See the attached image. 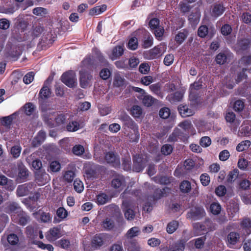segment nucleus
<instances>
[{
  "mask_svg": "<svg viewBox=\"0 0 251 251\" xmlns=\"http://www.w3.org/2000/svg\"><path fill=\"white\" fill-rule=\"evenodd\" d=\"M72 152L74 154L80 156L84 153V148L83 146L81 145H76L73 147Z\"/></svg>",
  "mask_w": 251,
  "mask_h": 251,
  "instance_id": "obj_57",
  "label": "nucleus"
},
{
  "mask_svg": "<svg viewBox=\"0 0 251 251\" xmlns=\"http://www.w3.org/2000/svg\"><path fill=\"white\" fill-rule=\"evenodd\" d=\"M46 137V133L43 130H40L37 135L32 140L31 145L33 147L40 146L45 141Z\"/></svg>",
  "mask_w": 251,
  "mask_h": 251,
  "instance_id": "obj_20",
  "label": "nucleus"
},
{
  "mask_svg": "<svg viewBox=\"0 0 251 251\" xmlns=\"http://www.w3.org/2000/svg\"><path fill=\"white\" fill-rule=\"evenodd\" d=\"M61 80L64 84L70 88H73L76 84L75 73L72 70L64 73L61 75Z\"/></svg>",
  "mask_w": 251,
  "mask_h": 251,
  "instance_id": "obj_8",
  "label": "nucleus"
},
{
  "mask_svg": "<svg viewBox=\"0 0 251 251\" xmlns=\"http://www.w3.org/2000/svg\"><path fill=\"white\" fill-rule=\"evenodd\" d=\"M182 31L178 32L175 37V41L179 45L181 44L188 36V31L186 29H183Z\"/></svg>",
  "mask_w": 251,
  "mask_h": 251,
  "instance_id": "obj_33",
  "label": "nucleus"
},
{
  "mask_svg": "<svg viewBox=\"0 0 251 251\" xmlns=\"http://www.w3.org/2000/svg\"><path fill=\"white\" fill-rule=\"evenodd\" d=\"M200 13L199 12H192L188 16V20L191 24H196L199 22Z\"/></svg>",
  "mask_w": 251,
  "mask_h": 251,
  "instance_id": "obj_47",
  "label": "nucleus"
},
{
  "mask_svg": "<svg viewBox=\"0 0 251 251\" xmlns=\"http://www.w3.org/2000/svg\"><path fill=\"white\" fill-rule=\"evenodd\" d=\"M164 52V48L160 45L156 46L148 50L145 51L143 53V56L146 59L153 60L159 58Z\"/></svg>",
  "mask_w": 251,
  "mask_h": 251,
  "instance_id": "obj_5",
  "label": "nucleus"
},
{
  "mask_svg": "<svg viewBox=\"0 0 251 251\" xmlns=\"http://www.w3.org/2000/svg\"><path fill=\"white\" fill-rule=\"evenodd\" d=\"M178 126L182 128L185 132L189 133V131L192 127V125L190 121L186 120L180 123Z\"/></svg>",
  "mask_w": 251,
  "mask_h": 251,
  "instance_id": "obj_55",
  "label": "nucleus"
},
{
  "mask_svg": "<svg viewBox=\"0 0 251 251\" xmlns=\"http://www.w3.org/2000/svg\"><path fill=\"white\" fill-rule=\"evenodd\" d=\"M136 35L139 36L140 41H142V47L144 49L151 47L153 43V39L151 34L145 29L138 30L136 31Z\"/></svg>",
  "mask_w": 251,
  "mask_h": 251,
  "instance_id": "obj_4",
  "label": "nucleus"
},
{
  "mask_svg": "<svg viewBox=\"0 0 251 251\" xmlns=\"http://www.w3.org/2000/svg\"><path fill=\"white\" fill-rule=\"evenodd\" d=\"M245 107V101L241 100H238L235 101L233 105V109L235 111H242Z\"/></svg>",
  "mask_w": 251,
  "mask_h": 251,
  "instance_id": "obj_54",
  "label": "nucleus"
},
{
  "mask_svg": "<svg viewBox=\"0 0 251 251\" xmlns=\"http://www.w3.org/2000/svg\"><path fill=\"white\" fill-rule=\"evenodd\" d=\"M41 110L44 113L42 115L43 120L49 127L53 128L65 125L67 121L65 114L56 113L55 111H48L46 106H42Z\"/></svg>",
  "mask_w": 251,
  "mask_h": 251,
  "instance_id": "obj_1",
  "label": "nucleus"
},
{
  "mask_svg": "<svg viewBox=\"0 0 251 251\" xmlns=\"http://www.w3.org/2000/svg\"><path fill=\"white\" fill-rule=\"evenodd\" d=\"M101 225L105 229L109 230L114 227V223L110 219L106 218L101 222Z\"/></svg>",
  "mask_w": 251,
  "mask_h": 251,
  "instance_id": "obj_50",
  "label": "nucleus"
},
{
  "mask_svg": "<svg viewBox=\"0 0 251 251\" xmlns=\"http://www.w3.org/2000/svg\"><path fill=\"white\" fill-rule=\"evenodd\" d=\"M227 59V56L225 53L220 52L218 54L215 58V61L216 63L220 65H223L225 64Z\"/></svg>",
  "mask_w": 251,
  "mask_h": 251,
  "instance_id": "obj_56",
  "label": "nucleus"
},
{
  "mask_svg": "<svg viewBox=\"0 0 251 251\" xmlns=\"http://www.w3.org/2000/svg\"><path fill=\"white\" fill-rule=\"evenodd\" d=\"M211 144V140L208 136H203L201 138L200 141V144L204 148L209 147Z\"/></svg>",
  "mask_w": 251,
  "mask_h": 251,
  "instance_id": "obj_64",
  "label": "nucleus"
},
{
  "mask_svg": "<svg viewBox=\"0 0 251 251\" xmlns=\"http://www.w3.org/2000/svg\"><path fill=\"white\" fill-rule=\"evenodd\" d=\"M251 40L246 38L239 39L237 43V48L242 51L248 50L251 47Z\"/></svg>",
  "mask_w": 251,
  "mask_h": 251,
  "instance_id": "obj_27",
  "label": "nucleus"
},
{
  "mask_svg": "<svg viewBox=\"0 0 251 251\" xmlns=\"http://www.w3.org/2000/svg\"><path fill=\"white\" fill-rule=\"evenodd\" d=\"M180 133L179 129L176 128L172 133L169 136L168 138L169 142H175L178 141V134Z\"/></svg>",
  "mask_w": 251,
  "mask_h": 251,
  "instance_id": "obj_59",
  "label": "nucleus"
},
{
  "mask_svg": "<svg viewBox=\"0 0 251 251\" xmlns=\"http://www.w3.org/2000/svg\"><path fill=\"white\" fill-rule=\"evenodd\" d=\"M210 225H211L210 221H205L203 223H198L195 224L194 227L199 231L200 234H204V232H207L210 230Z\"/></svg>",
  "mask_w": 251,
  "mask_h": 251,
  "instance_id": "obj_22",
  "label": "nucleus"
},
{
  "mask_svg": "<svg viewBox=\"0 0 251 251\" xmlns=\"http://www.w3.org/2000/svg\"><path fill=\"white\" fill-rule=\"evenodd\" d=\"M36 186L34 182H28L19 185L16 190L17 197H21L28 195L34 191Z\"/></svg>",
  "mask_w": 251,
  "mask_h": 251,
  "instance_id": "obj_10",
  "label": "nucleus"
},
{
  "mask_svg": "<svg viewBox=\"0 0 251 251\" xmlns=\"http://www.w3.org/2000/svg\"><path fill=\"white\" fill-rule=\"evenodd\" d=\"M239 210V204L234 201L230 202L229 204L227 206V212L230 219L234 218L235 215L238 213Z\"/></svg>",
  "mask_w": 251,
  "mask_h": 251,
  "instance_id": "obj_18",
  "label": "nucleus"
},
{
  "mask_svg": "<svg viewBox=\"0 0 251 251\" xmlns=\"http://www.w3.org/2000/svg\"><path fill=\"white\" fill-rule=\"evenodd\" d=\"M95 60L92 56H87L81 62V69H84L90 72H93L94 68H96Z\"/></svg>",
  "mask_w": 251,
  "mask_h": 251,
  "instance_id": "obj_16",
  "label": "nucleus"
},
{
  "mask_svg": "<svg viewBox=\"0 0 251 251\" xmlns=\"http://www.w3.org/2000/svg\"><path fill=\"white\" fill-rule=\"evenodd\" d=\"M96 202L98 205H103L109 200V196L104 193L98 194L96 197Z\"/></svg>",
  "mask_w": 251,
  "mask_h": 251,
  "instance_id": "obj_36",
  "label": "nucleus"
},
{
  "mask_svg": "<svg viewBox=\"0 0 251 251\" xmlns=\"http://www.w3.org/2000/svg\"><path fill=\"white\" fill-rule=\"evenodd\" d=\"M138 39L136 37H133L129 39L127 44V47L128 49L134 50L138 48Z\"/></svg>",
  "mask_w": 251,
  "mask_h": 251,
  "instance_id": "obj_45",
  "label": "nucleus"
},
{
  "mask_svg": "<svg viewBox=\"0 0 251 251\" xmlns=\"http://www.w3.org/2000/svg\"><path fill=\"white\" fill-rule=\"evenodd\" d=\"M80 128L79 124L76 121L70 122L66 126V129L69 132H75Z\"/></svg>",
  "mask_w": 251,
  "mask_h": 251,
  "instance_id": "obj_41",
  "label": "nucleus"
},
{
  "mask_svg": "<svg viewBox=\"0 0 251 251\" xmlns=\"http://www.w3.org/2000/svg\"><path fill=\"white\" fill-rule=\"evenodd\" d=\"M127 193H128V190L126 189L121 195L122 199H124L122 202V207L125 210L130 208V207L132 204V201L130 200L126 199V195L127 194Z\"/></svg>",
  "mask_w": 251,
  "mask_h": 251,
  "instance_id": "obj_38",
  "label": "nucleus"
},
{
  "mask_svg": "<svg viewBox=\"0 0 251 251\" xmlns=\"http://www.w3.org/2000/svg\"><path fill=\"white\" fill-rule=\"evenodd\" d=\"M133 170L136 172H140L145 168L148 163L147 158H144L142 155L137 154L133 156Z\"/></svg>",
  "mask_w": 251,
  "mask_h": 251,
  "instance_id": "obj_9",
  "label": "nucleus"
},
{
  "mask_svg": "<svg viewBox=\"0 0 251 251\" xmlns=\"http://www.w3.org/2000/svg\"><path fill=\"white\" fill-rule=\"evenodd\" d=\"M178 222L176 221H172L167 225L166 231L169 234L174 233L178 228Z\"/></svg>",
  "mask_w": 251,
  "mask_h": 251,
  "instance_id": "obj_43",
  "label": "nucleus"
},
{
  "mask_svg": "<svg viewBox=\"0 0 251 251\" xmlns=\"http://www.w3.org/2000/svg\"><path fill=\"white\" fill-rule=\"evenodd\" d=\"M7 185V189L9 191H12L14 189V186L12 180L8 179L7 177L4 175H0V185Z\"/></svg>",
  "mask_w": 251,
  "mask_h": 251,
  "instance_id": "obj_29",
  "label": "nucleus"
},
{
  "mask_svg": "<svg viewBox=\"0 0 251 251\" xmlns=\"http://www.w3.org/2000/svg\"><path fill=\"white\" fill-rule=\"evenodd\" d=\"M140 229L138 226H134L130 228L126 234V236L128 239H132L138 236L140 233Z\"/></svg>",
  "mask_w": 251,
  "mask_h": 251,
  "instance_id": "obj_39",
  "label": "nucleus"
},
{
  "mask_svg": "<svg viewBox=\"0 0 251 251\" xmlns=\"http://www.w3.org/2000/svg\"><path fill=\"white\" fill-rule=\"evenodd\" d=\"M177 109L180 115L184 118L193 116L195 113L194 110L186 104H180Z\"/></svg>",
  "mask_w": 251,
  "mask_h": 251,
  "instance_id": "obj_19",
  "label": "nucleus"
},
{
  "mask_svg": "<svg viewBox=\"0 0 251 251\" xmlns=\"http://www.w3.org/2000/svg\"><path fill=\"white\" fill-rule=\"evenodd\" d=\"M179 189L183 193H188L191 190V184L188 180H183L179 185Z\"/></svg>",
  "mask_w": 251,
  "mask_h": 251,
  "instance_id": "obj_40",
  "label": "nucleus"
},
{
  "mask_svg": "<svg viewBox=\"0 0 251 251\" xmlns=\"http://www.w3.org/2000/svg\"><path fill=\"white\" fill-rule=\"evenodd\" d=\"M173 151V147L169 144H165L161 148V153L165 155L170 154Z\"/></svg>",
  "mask_w": 251,
  "mask_h": 251,
  "instance_id": "obj_62",
  "label": "nucleus"
},
{
  "mask_svg": "<svg viewBox=\"0 0 251 251\" xmlns=\"http://www.w3.org/2000/svg\"><path fill=\"white\" fill-rule=\"evenodd\" d=\"M111 187L117 191H122L126 186L125 177L123 175H116L111 181Z\"/></svg>",
  "mask_w": 251,
  "mask_h": 251,
  "instance_id": "obj_12",
  "label": "nucleus"
},
{
  "mask_svg": "<svg viewBox=\"0 0 251 251\" xmlns=\"http://www.w3.org/2000/svg\"><path fill=\"white\" fill-rule=\"evenodd\" d=\"M205 240V237L203 236L194 239L191 242H194V245L195 247L197 249H200L203 248Z\"/></svg>",
  "mask_w": 251,
  "mask_h": 251,
  "instance_id": "obj_53",
  "label": "nucleus"
},
{
  "mask_svg": "<svg viewBox=\"0 0 251 251\" xmlns=\"http://www.w3.org/2000/svg\"><path fill=\"white\" fill-rule=\"evenodd\" d=\"M215 33L214 27H208L206 25H201L198 29V35L202 38L207 37L209 39L212 38Z\"/></svg>",
  "mask_w": 251,
  "mask_h": 251,
  "instance_id": "obj_13",
  "label": "nucleus"
},
{
  "mask_svg": "<svg viewBox=\"0 0 251 251\" xmlns=\"http://www.w3.org/2000/svg\"><path fill=\"white\" fill-rule=\"evenodd\" d=\"M210 211L213 215H217L220 213L221 211V206L216 202H213L210 206Z\"/></svg>",
  "mask_w": 251,
  "mask_h": 251,
  "instance_id": "obj_44",
  "label": "nucleus"
},
{
  "mask_svg": "<svg viewBox=\"0 0 251 251\" xmlns=\"http://www.w3.org/2000/svg\"><path fill=\"white\" fill-rule=\"evenodd\" d=\"M104 160L107 164L115 168H120V157L119 154L113 151L106 152L104 154Z\"/></svg>",
  "mask_w": 251,
  "mask_h": 251,
  "instance_id": "obj_7",
  "label": "nucleus"
},
{
  "mask_svg": "<svg viewBox=\"0 0 251 251\" xmlns=\"http://www.w3.org/2000/svg\"><path fill=\"white\" fill-rule=\"evenodd\" d=\"M28 176V170L23 165L19 167L18 176L20 179L25 180Z\"/></svg>",
  "mask_w": 251,
  "mask_h": 251,
  "instance_id": "obj_49",
  "label": "nucleus"
},
{
  "mask_svg": "<svg viewBox=\"0 0 251 251\" xmlns=\"http://www.w3.org/2000/svg\"><path fill=\"white\" fill-rule=\"evenodd\" d=\"M32 12L34 15L38 16L45 15L48 13L47 9L41 7L34 8L32 10Z\"/></svg>",
  "mask_w": 251,
  "mask_h": 251,
  "instance_id": "obj_60",
  "label": "nucleus"
},
{
  "mask_svg": "<svg viewBox=\"0 0 251 251\" xmlns=\"http://www.w3.org/2000/svg\"><path fill=\"white\" fill-rule=\"evenodd\" d=\"M106 168L99 165H92L85 170V174L89 179L98 178L100 176L104 175L106 172Z\"/></svg>",
  "mask_w": 251,
  "mask_h": 251,
  "instance_id": "obj_2",
  "label": "nucleus"
},
{
  "mask_svg": "<svg viewBox=\"0 0 251 251\" xmlns=\"http://www.w3.org/2000/svg\"><path fill=\"white\" fill-rule=\"evenodd\" d=\"M17 223L21 226H25L28 221L29 220L30 217L27 214V213L24 211L23 209H22L17 214Z\"/></svg>",
  "mask_w": 251,
  "mask_h": 251,
  "instance_id": "obj_23",
  "label": "nucleus"
},
{
  "mask_svg": "<svg viewBox=\"0 0 251 251\" xmlns=\"http://www.w3.org/2000/svg\"><path fill=\"white\" fill-rule=\"evenodd\" d=\"M2 207L4 212L12 216L14 214L17 215L22 209L19 204L15 201H8Z\"/></svg>",
  "mask_w": 251,
  "mask_h": 251,
  "instance_id": "obj_11",
  "label": "nucleus"
},
{
  "mask_svg": "<svg viewBox=\"0 0 251 251\" xmlns=\"http://www.w3.org/2000/svg\"><path fill=\"white\" fill-rule=\"evenodd\" d=\"M13 115L2 117L0 119V124L7 129H9L13 120Z\"/></svg>",
  "mask_w": 251,
  "mask_h": 251,
  "instance_id": "obj_35",
  "label": "nucleus"
},
{
  "mask_svg": "<svg viewBox=\"0 0 251 251\" xmlns=\"http://www.w3.org/2000/svg\"><path fill=\"white\" fill-rule=\"evenodd\" d=\"M7 240L8 243L11 245H16L19 242L18 236L14 233H11L8 235Z\"/></svg>",
  "mask_w": 251,
  "mask_h": 251,
  "instance_id": "obj_58",
  "label": "nucleus"
},
{
  "mask_svg": "<svg viewBox=\"0 0 251 251\" xmlns=\"http://www.w3.org/2000/svg\"><path fill=\"white\" fill-rule=\"evenodd\" d=\"M200 181L203 186H206L208 185L210 182L209 176L206 173L201 174L200 176Z\"/></svg>",
  "mask_w": 251,
  "mask_h": 251,
  "instance_id": "obj_61",
  "label": "nucleus"
},
{
  "mask_svg": "<svg viewBox=\"0 0 251 251\" xmlns=\"http://www.w3.org/2000/svg\"><path fill=\"white\" fill-rule=\"evenodd\" d=\"M152 179L156 183H158L161 185H168L172 182L173 179V177L172 176L170 177L165 176H157L152 177Z\"/></svg>",
  "mask_w": 251,
  "mask_h": 251,
  "instance_id": "obj_25",
  "label": "nucleus"
},
{
  "mask_svg": "<svg viewBox=\"0 0 251 251\" xmlns=\"http://www.w3.org/2000/svg\"><path fill=\"white\" fill-rule=\"evenodd\" d=\"M75 176V173L72 171H68L65 172L64 174L63 177L68 182H71L74 179Z\"/></svg>",
  "mask_w": 251,
  "mask_h": 251,
  "instance_id": "obj_63",
  "label": "nucleus"
},
{
  "mask_svg": "<svg viewBox=\"0 0 251 251\" xmlns=\"http://www.w3.org/2000/svg\"><path fill=\"white\" fill-rule=\"evenodd\" d=\"M240 226L245 230L247 234H249L251 232V221L249 218H244L241 222Z\"/></svg>",
  "mask_w": 251,
  "mask_h": 251,
  "instance_id": "obj_34",
  "label": "nucleus"
},
{
  "mask_svg": "<svg viewBox=\"0 0 251 251\" xmlns=\"http://www.w3.org/2000/svg\"><path fill=\"white\" fill-rule=\"evenodd\" d=\"M61 236L60 228L58 227H53L49 229L45 234L46 238L48 241L50 242L56 241Z\"/></svg>",
  "mask_w": 251,
  "mask_h": 251,
  "instance_id": "obj_14",
  "label": "nucleus"
},
{
  "mask_svg": "<svg viewBox=\"0 0 251 251\" xmlns=\"http://www.w3.org/2000/svg\"><path fill=\"white\" fill-rule=\"evenodd\" d=\"M185 248V242L179 240L173 244L168 249V251H183Z\"/></svg>",
  "mask_w": 251,
  "mask_h": 251,
  "instance_id": "obj_30",
  "label": "nucleus"
},
{
  "mask_svg": "<svg viewBox=\"0 0 251 251\" xmlns=\"http://www.w3.org/2000/svg\"><path fill=\"white\" fill-rule=\"evenodd\" d=\"M156 99L150 95H146L144 97L142 102L145 106L147 107L151 106L154 103Z\"/></svg>",
  "mask_w": 251,
  "mask_h": 251,
  "instance_id": "obj_51",
  "label": "nucleus"
},
{
  "mask_svg": "<svg viewBox=\"0 0 251 251\" xmlns=\"http://www.w3.org/2000/svg\"><path fill=\"white\" fill-rule=\"evenodd\" d=\"M168 189L167 187L164 188L162 189L159 188L156 189L151 198H152L153 201H157L160 199L162 197H164L166 195V189Z\"/></svg>",
  "mask_w": 251,
  "mask_h": 251,
  "instance_id": "obj_32",
  "label": "nucleus"
},
{
  "mask_svg": "<svg viewBox=\"0 0 251 251\" xmlns=\"http://www.w3.org/2000/svg\"><path fill=\"white\" fill-rule=\"evenodd\" d=\"M239 171L237 169H234L230 171L227 176V181L232 183L234 182L238 176Z\"/></svg>",
  "mask_w": 251,
  "mask_h": 251,
  "instance_id": "obj_52",
  "label": "nucleus"
},
{
  "mask_svg": "<svg viewBox=\"0 0 251 251\" xmlns=\"http://www.w3.org/2000/svg\"><path fill=\"white\" fill-rule=\"evenodd\" d=\"M80 86L86 88L92 83L93 77L92 73L84 69H81L79 72Z\"/></svg>",
  "mask_w": 251,
  "mask_h": 251,
  "instance_id": "obj_6",
  "label": "nucleus"
},
{
  "mask_svg": "<svg viewBox=\"0 0 251 251\" xmlns=\"http://www.w3.org/2000/svg\"><path fill=\"white\" fill-rule=\"evenodd\" d=\"M225 11V7L222 3H215L213 5L211 12L212 17L217 18L222 15Z\"/></svg>",
  "mask_w": 251,
  "mask_h": 251,
  "instance_id": "obj_17",
  "label": "nucleus"
},
{
  "mask_svg": "<svg viewBox=\"0 0 251 251\" xmlns=\"http://www.w3.org/2000/svg\"><path fill=\"white\" fill-rule=\"evenodd\" d=\"M49 176L46 172H38L36 174V182L39 185H43L47 183L49 180Z\"/></svg>",
  "mask_w": 251,
  "mask_h": 251,
  "instance_id": "obj_26",
  "label": "nucleus"
},
{
  "mask_svg": "<svg viewBox=\"0 0 251 251\" xmlns=\"http://www.w3.org/2000/svg\"><path fill=\"white\" fill-rule=\"evenodd\" d=\"M183 97V93L181 91H176L174 93L168 95L166 99L172 103H176L180 101Z\"/></svg>",
  "mask_w": 251,
  "mask_h": 251,
  "instance_id": "obj_24",
  "label": "nucleus"
},
{
  "mask_svg": "<svg viewBox=\"0 0 251 251\" xmlns=\"http://www.w3.org/2000/svg\"><path fill=\"white\" fill-rule=\"evenodd\" d=\"M130 114L135 118H139L142 114V109L139 105H133L130 112Z\"/></svg>",
  "mask_w": 251,
  "mask_h": 251,
  "instance_id": "obj_42",
  "label": "nucleus"
},
{
  "mask_svg": "<svg viewBox=\"0 0 251 251\" xmlns=\"http://www.w3.org/2000/svg\"><path fill=\"white\" fill-rule=\"evenodd\" d=\"M124 52V49L123 46H117L115 47L112 50L110 58L112 60H115L121 56Z\"/></svg>",
  "mask_w": 251,
  "mask_h": 251,
  "instance_id": "obj_28",
  "label": "nucleus"
},
{
  "mask_svg": "<svg viewBox=\"0 0 251 251\" xmlns=\"http://www.w3.org/2000/svg\"><path fill=\"white\" fill-rule=\"evenodd\" d=\"M125 84L124 78L119 73L115 74L113 79V85L115 87H120Z\"/></svg>",
  "mask_w": 251,
  "mask_h": 251,
  "instance_id": "obj_37",
  "label": "nucleus"
},
{
  "mask_svg": "<svg viewBox=\"0 0 251 251\" xmlns=\"http://www.w3.org/2000/svg\"><path fill=\"white\" fill-rule=\"evenodd\" d=\"M111 239L109 234L105 233L96 234L91 240L92 247L97 250L103 245H107Z\"/></svg>",
  "mask_w": 251,
  "mask_h": 251,
  "instance_id": "obj_3",
  "label": "nucleus"
},
{
  "mask_svg": "<svg viewBox=\"0 0 251 251\" xmlns=\"http://www.w3.org/2000/svg\"><path fill=\"white\" fill-rule=\"evenodd\" d=\"M51 95V90L47 85H44L40 91L39 98L43 100L48 99Z\"/></svg>",
  "mask_w": 251,
  "mask_h": 251,
  "instance_id": "obj_31",
  "label": "nucleus"
},
{
  "mask_svg": "<svg viewBox=\"0 0 251 251\" xmlns=\"http://www.w3.org/2000/svg\"><path fill=\"white\" fill-rule=\"evenodd\" d=\"M251 143L249 140H245L240 142L236 147V150L239 152L243 151L249 149Z\"/></svg>",
  "mask_w": 251,
  "mask_h": 251,
  "instance_id": "obj_46",
  "label": "nucleus"
},
{
  "mask_svg": "<svg viewBox=\"0 0 251 251\" xmlns=\"http://www.w3.org/2000/svg\"><path fill=\"white\" fill-rule=\"evenodd\" d=\"M120 119L123 123V126L124 129L128 128L132 130L138 129L137 124L128 115H124L121 117Z\"/></svg>",
  "mask_w": 251,
  "mask_h": 251,
  "instance_id": "obj_15",
  "label": "nucleus"
},
{
  "mask_svg": "<svg viewBox=\"0 0 251 251\" xmlns=\"http://www.w3.org/2000/svg\"><path fill=\"white\" fill-rule=\"evenodd\" d=\"M239 239L240 235L237 232H230L227 237V246L229 248H233V246L239 241Z\"/></svg>",
  "mask_w": 251,
  "mask_h": 251,
  "instance_id": "obj_21",
  "label": "nucleus"
},
{
  "mask_svg": "<svg viewBox=\"0 0 251 251\" xmlns=\"http://www.w3.org/2000/svg\"><path fill=\"white\" fill-rule=\"evenodd\" d=\"M127 136L129 139L130 142L135 143L138 142L140 137L138 129H135V130H133V133L131 132H129Z\"/></svg>",
  "mask_w": 251,
  "mask_h": 251,
  "instance_id": "obj_48",
  "label": "nucleus"
}]
</instances>
